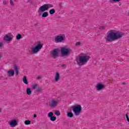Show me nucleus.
<instances>
[{"mask_svg": "<svg viewBox=\"0 0 129 129\" xmlns=\"http://www.w3.org/2000/svg\"><path fill=\"white\" fill-rule=\"evenodd\" d=\"M122 36H123L122 32L115 29H112L107 32L105 39L106 42H113L115 40L120 39Z\"/></svg>", "mask_w": 129, "mask_h": 129, "instance_id": "1", "label": "nucleus"}, {"mask_svg": "<svg viewBox=\"0 0 129 129\" xmlns=\"http://www.w3.org/2000/svg\"><path fill=\"white\" fill-rule=\"evenodd\" d=\"M90 58V57L87 54H81L76 57V61L78 65L82 66L84 64H86L89 61Z\"/></svg>", "mask_w": 129, "mask_h": 129, "instance_id": "2", "label": "nucleus"}, {"mask_svg": "<svg viewBox=\"0 0 129 129\" xmlns=\"http://www.w3.org/2000/svg\"><path fill=\"white\" fill-rule=\"evenodd\" d=\"M72 109L75 115L78 116L82 111V106L80 104H76L72 107Z\"/></svg>", "mask_w": 129, "mask_h": 129, "instance_id": "3", "label": "nucleus"}, {"mask_svg": "<svg viewBox=\"0 0 129 129\" xmlns=\"http://www.w3.org/2000/svg\"><path fill=\"white\" fill-rule=\"evenodd\" d=\"M51 8H53V5L51 4H47L41 6L38 10L39 16H41V14H42V13H44V12H47V11H48V10Z\"/></svg>", "mask_w": 129, "mask_h": 129, "instance_id": "4", "label": "nucleus"}, {"mask_svg": "<svg viewBox=\"0 0 129 129\" xmlns=\"http://www.w3.org/2000/svg\"><path fill=\"white\" fill-rule=\"evenodd\" d=\"M43 48V44H41L39 42H36L35 43L34 46H33L31 48V52L33 54H37L38 52H39V51Z\"/></svg>", "mask_w": 129, "mask_h": 129, "instance_id": "5", "label": "nucleus"}, {"mask_svg": "<svg viewBox=\"0 0 129 129\" xmlns=\"http://www.w3.org/2000/svg\"><path fill=\"white\" fill-rule=\"evenodd\" d=\"M60 52L62 56H68L71 52V49L69 47H61Z\"/></svg>", "mask_w": 129, "mask_h": 129, "instance_id": "6", "label": "nucleus"}, {"mask_svg": "<svg viewBox=\"0 0 129 129\" xmlns=\"http://www.w3.org/2000/svg\"><path fill=\"white\" fill-rule=\"evenodd\" d=\"M13 39H14V35H13V34L11 33L6 34L4 37V41L7 43L12 42V41H13Z\"/></svg>", "mask_w": 129, "mask_h": 129, "instance_id": "7", "label": "nucleus"}, {"mask_svg": "<svg viewBox=\"0 0 129 129\" xmlns=\"http://www.w3.org/2000/svg\"><path fill=\"white\" fill-rule=\"evenodd\" d=\"M65 41L64 35H57L55 36L54 41L55 43H62Z\"/></svg>", "mask_w": 129, "mask_h": 129, "instance_id": "8", "label": "nucleus"}, {"mask_svg": "<svg viewBox=\"0 0 129 129\" xmlns=\"http://www.w3.org/2000/svg\"><path fill=\"white\" fill-rule=\"evenodd\" d=\"M59 101H60L59 99H56L50 100L49 102V106H50V107H56V106L59 104Z\"/></svg>", "mask_w": 129, "mask_h": 129, "instance_id": "9", "label": "nucleus"}, {"mask_svg": "<svg viewBox=\"0 0 129 129\" xmlns=\"http://www.w3.org/2000/svg\"><path fill=\"white\" fill-rule=\"evenodd\" d=\"M10 127H16L19 124V121L17 119H13L8 122Z\"/></svg>", "mask_w": 129, "mask_h": 129, "instance_id": "10", "label": "nucleus"}, {"mask_svg": "<svg viewBox=\"0 0 129 129\" xmlns=\"http://www.w3.org/2000/svg\"><path fill=\"white\" fill-rule=\"evenodd\" d=\"M51 55L52 58L55 59L59 56V49H54L51 52Z\"/></svg>", "mask_w": 129, "mask_h": 129, "instance_id": "11", "label": "nucleus"}, {"mask_svg": "<svg viewBox=\"0 0 129 129\" xmlns=\"http://www.w3.org/2000/svg\"><path fill=\"white\" fill-rule=\"evenodd\" d=\"M104 87H105L104 84L100 83L96 84L95 86V88L97 91H100L101 90H102Z\"/></svg>", "mask_w": 129, "mask_h": 129, "instance_id": "12", "label": "nucleus"}, {"mask_svg": "<svg viewBox=\"0 0 129 129\" xmlns=\"http://www.w3.org/2000/svg\"><path fill=\"white\" fill-rule=\"evenodd\" d=\"M47 116L49 117L51 121H55L56 120V116H54L53 112H49L47 113Z\"/></svg>", "mask_w": 129, "mask_h": 129, "instance_id": "13", "label": "nucleus"}, {"mask_svg": "<svg viewBox=\"0 0 129 129\" xmlns=\"http://www.w3.org/2000/svg\"><path fill=\"white\" fill-rule=\"evenodd\" d=\"M15 75V71L14 70H10L7 72V76L9 77H13Z\"/></svg>", "mask_w": 129, "mask_h": 129, "instance_id": "14", "label": "nucleus"}, {"mask_svg": "<svg viewBox=\"0 0 129 129\" xmlns=\"http://www.w3.org/2000/svg\"><path fill=\"white\" fill-rule=\"evenodd\" d=\"M54 78H55V81H56V82H57V81H59L60 79V74H59L58 72L56 73Z\"/></svg>", "mask_w": 129, "mask_h": 129, "instance_id": "15", "label": "nucleus"}, {"mask_svg": "<svg viewBox=\"0 0 129 129\" xmlns=\"http://www.w3.org/2000/svg\"><path fill=\"white\" fill-rule=\"evenodd\" d=\"M40 16H41L42 18H47V17L49 16V14L47 12L45 11L41 13Z\"/></svg>", "mask_w": 129, "mask_h": 129, "instance_id": "16", "label": "nucleus"}, {"mask_svg": "<svg viewBox=\"0 0 129 129\" xmlns=\"http://www.w3.org/2000/svg\"><path fill=\"white\" fill-rule=\"evenodd\" d=\"M13 67L15 70L16 74L18 75V74H19V67H18V66H17L16 64H14Z\"/></svg>", "mask_w": 129, "mask_h": 129, "instance_id": "17", "label": "nucleus"}, {"mask_svg": "<svg viewBox=\"0 0 129 129\" xmlns=\"http://www.w3.org/2000/svg\"><path fill=\"white\" fill-rule=\"evenodd\" d=\"M67 116H68V117H69L70 118H72V117H73V116H74V115L73 114V113L72 112H67Z\"/></svg>", "mask_w": 129, "mask_h": 129, "instance_id": "18", "label": "nucleus"}, {"mask_svg": "<svg viewBox=\"0 0 129 129\" xmlns=\"http://www.w3.org/2000/svg\"><path fill=\"white\" fill-rule=\"evenodd\" d=\"M26 94L27 95H31L32 94V90L30 88H28L26 89Z\"/></svg>", "mask_w": 129, "mask_h": 129, "instance_id": "19", "label": "nucleus"}, {"mask_svg": "<svg viewBox=\"0 0 129 129\" xmlns=\"http://www.w3.org/2000/svg\"><path fill=\"white\" fill-rule=\"evenodd\" d=\"M23 82L25 84H28V80H27V77L24 76L23 78Z\"/></svg>", "mask_w": 129, "mask_h": 129, "instance_id": "20", "label": "nucleus"}, {"mask_svg": "<svg viewBox=\"0 0 129 129\" xmlns=\"http://www.w3.org/2000/svg\"><path fill=\"white\" fill-rule=\"evenodd\" d=\"M16 40H21L22 39V34H18L16 36Z\"/></svg>", "mask_w": 129, "mask_h": 129, "instance_id": "21", "label": "nucleus"}, {"mask_svg": "<svg viewBox=\"0 0 129 129\" xmlns=\"http://www.w3.org/2000/svg\"><path fill=\"white\" fill-rule=\"evenodd\" d=\"M24 124H25V125H29L31 124V121L30 120H26L24 121Z\"/></svg>", "mask_w": 129, "mask_h": 129, "instance_id": "22", "label": "nucleus"}, {"mask_svg": "<svg viewBox=\"0 0 129 129\" xmlns=\"http://www.w3.org/2000/svg\"><path fill=\"white\" fill-rule=\"evenodd\" d=\"M55 13V9H52L49 10V14L50 15H54V13Z\"/></svg>", "mask_w": 129, "mask_h": 129, "instance_id": "23", "label": "nucleus"}, {"mask_svg": "<svg viewBox=\"0 0 129 129\" xmlns=\"http://www.w3.org/2000/svg\"><path fill=\"white\" fill-rule=\"evenodd\" d=\"M55 115H57V116H59V115H60V111H56L55 112Z\"/></svg>", "mask_w": 129, "mask_h": 129, "instance_id": "24", "label": "nucleus"}, {"mask_svg": "<svg viewBox=\"0 0 129 129\" xmlns=\"http://www.w3.org/2000/svg\"><path fill=\"white\" fill-rule=\"evenodd\" d=\"M99 30H104V29H105V26H100L99 27Z\"/></svg>", "mask_w": 129, "mask_h": 129, "instance_id": "25", "label": "nucleus"}, {"mask_svg": "<svg viewBox=\"0 0 129 129\" xmlns=\"http://www.w3.org/2000/svg\"><path fill=\"white\" fill-rule=\"evenodd\" d=\"M75 45V46H80V45H81V42H76Z\"/></svg>", "mask_w": 129, "mask_h": 129, "instance_id": "26", "label": "nucleus"}, {"mask_svg": "<svg viewBox=\"0 0 129 129\" xmlns=\"http://www.w3.org/2000/svg\"><path fill=\"white\" fill-rule=\"evenodd\" d=\"M112 2H113V3H118L120 2V0H112Z\"/></svg>", "mask_w": 129, "mask_h": 129, "instance_id": "27", "label": "nucleus"}, {"mask_svg": "<svg viewBox=\"0 0 129 129\" xmlns=\"http://www.w3.org/2000/svg\"><path fill=\"white\" fill-rule=\"evenodd\" d=\"M32 87L34 89H35V88H37V85H33Z\"/></svg>", "mask_w": 129, "mask_h": 129, "instance_id": "28", "label": "nucleus"}, {"mask_svg": "<svg viewBox=\"0 0 129 129\" xmlns=\"http://www.w3.org/2000/svg\"><path fill=\"white\" fill-rule=\"evenodd\" d=\"M10 4L11 6H14V2H13L12 0L10 1Z\"/></svg>", "mask_w": 129, "mask_h": 129, "instance_id": "29", "label": "nucleus"}, {"mask_svg": "<svg viewBox=\"0 0 129 129\" xmlns=\"http://www.w3.org/2000/svg\"><path fill=\"white\" fill-rule=\"evenodd\" d=\"M3 4H4V5H7V1H6V0H4V1H3Z\"/></svg>", "mask_w": 129, "mask_h": 129, "instance_id": "30", "label": "nucleus"}, {"mask_svg": "<svg viewBox=\"0 0 129 129\" xmlns=\"http://www.w3.org/2000/svg\"><path fill=\"white\" fill-rule=\"evenodd\" d=\"M125 116H126V118L127 120L128 119H129L128 115H127V114H126L125 115Z\"/></svg>", "mask_w": 129, "mask_h": 129, "instance_id": "31", "label": "nucleus"}, {"mask_svg": "<svg viewBox=\"0 0 129 129\" xmlns=\"http://www.w3.org/2000/svg\"><path fill=\"white\" fill-rule=\"evenodd\" d=\"M3 42H0V47H3Z\"/></svg>", "mask_w": 129, "mask_h": 129, "instance_id": "32", "label": "nucleus"}, {"mask_svg": "<svg viewBox=\"0 0 129 129\" xmlns=\"http://www.w3.org/2000/svg\"><path fill=\"white\" fill-rule=\"evenodd\" d=\"M34 117H37V115L34 114Z\"/></svg>", "mask_w": 129, "mask_h": 129, "instance_id": "33", "label": "nucleus"}, {"mask_svg": "<svg viewBox=\"0 0 129 129\" xmlns=\"http://www.w3.org/2000/svg\"><path fill=\"white\" fill-rule=\"evenodd\" d=\"M37 78H41L40 76H38L37 77Z\"/></svg>", "mask_w": 129, "mask_h": 129, "instance_id": "34", "label": "nucleus"}, {"mask_svg": "<svg viewBox=\"0 0 129 129\" xmlns=\"http://www.w3.org/2000/svg\"><path fill=\"white\" fill-rule=\"evenodd\" d=\"M0 112H2V109L0 108Z\"/></svg>", "mask_w": 129, "mask_h": 129, "instance_id": "35", "label": "nucleus"}, {"mask_svg": "<svg viewBox=\"0 0 129 129\" xmlns=\"http://www.w3.org/2000/svg\"><path fill=\"white\" fill-rule=\"evenodd\" d=\"M27 3H30V1H27Z\"/></svg>", "mask_w": 129, "mask_h": 129, "instance_id": "36", "label": "nucleus"}, {"mask_svg": "<svg viewBox=\"0 0 129 129\" xmlns=\"http://www.w3.org/2000/svg\"><path fill=\"white\" fill-rule=\"evenodd\" d=\"M0 58H1V53H0Z\"/></svg>", "mask_w": 129, "mask_h": 129, "instance_id": "37", "label": "nucleus"}]
</instances>
